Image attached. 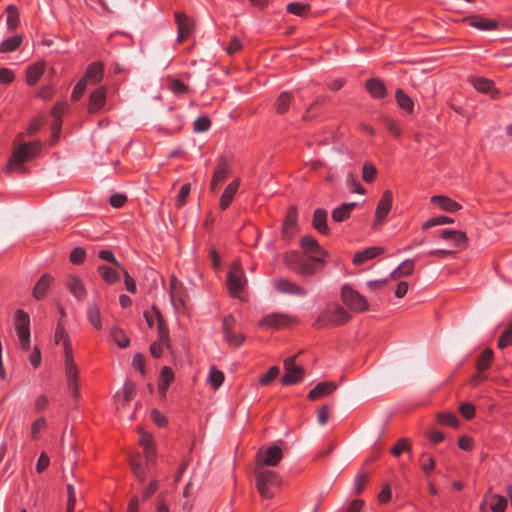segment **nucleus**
I'll use <instances>...</instances> for the list:
<instances>
[{"label":"nucleus","instance_id":"9d476101","mask_svg":"<svg viewBox=\"0 0 512 512\" xmlns=\"http://www.w3.org/2000/svg\"><path fill=\"white\" fill-rule=\"evenodd\" d=\"M235 322L236 320L232 315H228L223 319V335L230 346L239 347L244 343L245 336L242 333L234 332L233 327Z\"/></svg>","mask_w":512,"mask_h":512},{"label":"nucleus","instance_id":"72a5a7b5","mask_svg":"<svg viewBox=\"0 0 512 512\" xmlns=\"http://www.w3.org/2000/svg\"><path fill=\"white\" fill-rule=\"evenodd\" d=\"M356 203H345L341 205L340 207L336 208L332 212V218L335 222H342L349 218L350 213L352 210L356 207Z\"/></svg>","mask_w":512,"mask_h":512},{"label":"nucleus","instance_id":"4d7b16f0","mask_svg":"<svg viewBox=\"0 0 512 512\" xmlns=\"http://www.w3.org/2000/svg\"><path fill=\"white\" fill-rule=\"evenodd\" d=\"M435 467V461L432 457L422 454L421 456V468L425 475H430Z\"/></svg>","mask_w":512,"mask_h":512},{"label":"nucleus","instance_id":"473e14b6","mask_svg":"<svg viewBox=\"0 0 512 512\" xmlns=\"http://www.w3.org/2000/svg\"><path fill=\"white\" fill-rule=\"evenodd\" d=\"M53 278L49 274H43L33 289V296L36 299H42L46 293V290L48 289L49 285L51 284Z\"/></svg>","mask_w":512,"mask_h":512},{"label":"nucleus","instance_id":"aec40b11","mask_svg":"<svg viewBox=\"0 0 512 512\" xmlns=\"http://www.w3.org/2000/svg\"><path fill=\"white\" fill-rule=\"evenodd\" d=\"M66 286L77 300L81 301L86 298L87 291L83 281L79 277L70 275L66 281Z\"/></svg>","mask_w":512,"mask_h":512},{"label":"nucleus","instance_id":"39448f33","mask_svg":"<svg viewBox=\"0 0 512 512\" xmlns=\"http://www.w3.org/2000/svg\"><path fill=\"white\" fill-rule=\"evenodd\" d=\"M284 263L286 266L304 276H310L316 273V266L305 261L303 256L297 251H290L284 255Z\"/></svg>","mask_w":512,"mask_h":512},{"label":"nucleus","instance_id":"bb28decb","mask_svg":"<svg viewBox=\"0 0 512 512\" xmlns=\"http://www.w3.org/2000/svg\"><path fill=\"white\" fill-rule=\"evenodd\" d=\"M105 101H106V90H105V88L100 87L97 90H95L90 96L89 105H88L89 113H94V112L98 111L105 104Z\"/></svg>","mask_w":512,"mask_h":512},{"label":"nucleus","instance_id":"7ed1b4c3","mask_svg":"<svg viewBox=\"0 0 512 512\" xmlns=\"http://www.w3.org/2000/svg\"><path fill=\"white\" fill-rule=\"evenodd\" d=\"M254 476L259 494L263 498H272V487L278 486L280 484L278 474L274 471L267 470L261 465H256L254 469Z\"/></svg>","mask_w":512,"mask_h":512},{"label":"nucleus","instance_id":"f03ea898","mask_svg":"<svg viewBox=\"0 0 512 512\" xmlns=\"http://www.w3.org/2000/svg\"><path fill=\"white\" fill-rule=\"evenodd\" d=\"M42 149L40 141L23 142L19 144L13 151L11 157L6 164V172H26L24 163L36 158Z\"/></svg>","mask_w":512,"mask_h":512},{"label":"nucleus","instance_id":"20e7f679","mask_svg":"<svg viewBox=\"0 0 512 512\" xmlns=\"http://www.w3.org/2000/svg\"><path fill=\"white\" fill-rule=\"evenodd\" d=\"M350 320V314L340 305L335 304L322 311L315 322L314 328H322L326 325L339 326Z\"/></svg>","mask_w":512,"mask_h":512},{"label":"nucleus","instance_id":"680f3d73","mask_svg":"<svg viewBox=\"0 0 512 512\" xmlns=\"http://www.w3.org/2000/svg\"><path fill=\"white\" fill-rule=\"evenodd\" d=\"M190 190H191V187H190L189 183L184 184L180 188V191L178 193L177 200H176V206L178 208H181L185 204L186 199L189 196Z\"/></svg>","mask_w":512,"mask_h":512},{"label":"nucleus","instance_id":"09e8293b","mask_svg":"<svg viewBox=\"0 0 512 512\" xmlns=\"http://www.w3.org/2000/svg\"><path fill=\"white\" fill-rule=\"evenodd\" d=\"M7 26L8 28L13 31L16 29L18 23H19V17H18V11L17 8L13 5H9L7 7Z\"/></svg>","mask_w":512,"mask_h":512},{"label":"nucleus","instance_id":"423d86ee","mask_svg":"<svg viewBox=\"0 0 512 512\" xmlns=\"http://www.w3.org/2000/svg\"><path fill=\"white\" fill-rule=\"evenodd\" d=\"M341 298L351 311L364 312L368 310V303L365 297L348 285L342 287Z\"/></svg>","mask_w":512,"mask_h":512},{"label":"nucleus","instance_id":"2f4dec72","mask_svg":"<svg viewBox=\"0 0 512 512\" xmlns=\"http://www.w3.org/2000/svg\"><path fill=\"white\" fill-rule=\"evenodd\" d=\"M173 380H174V373H173L172 369L167 366L163 367L161 369L160 384H159V392H160V395L162 398L165 397L166 390L168 389L169 385L172 383Z\"/></svg>","mask_w":512,"mask_h":512},{"label":"nucleus","instance_id":"0e129e2a","mask_svg":"<svg viewBox=\"0 0 512 512\" xmlns=\"http://www.w3.org/2000/svg\"><path fill=\"white\" fill-rule=\"evenodd\" d=\"M87 84L88 83L86 82V79L81 78L79 80V82L75 85V87L72 91V94H71L72 100L77 101L83 95Z\"/></svg>","mask_w":512,"mask_h":512},{"label":"nucleus","instance_id":"412c9836","mask_svg":"<svg viewBox=\"0 0 512 512\" xmlns=\"http://www.w3.org/2000/svg\"><path fill=\"white\" fill-rule=\"evenodd\" d=\"M15 330L18 337L30 335V317L21 309L15 312Z\"/></svg>","mask_w":512,"mask_h":512},{"label":"nucleus","instance_id":"7c9ffc66","mask_svg":"<svg viewBox=\"0 0 512 512\" xmlns=\"http://www.w3.org/2000/svg\"><path fill=\"white\" fill-rule=\"evenodd\" d=\"M297 210L296 207H291L285 217L283 224L282 234L285 238L292 236V229L296 226Z\"/></svg>","mask_w":512,"mask_h":512},{"label":"nucleus","instance_id":"c85d7f7f","mask_svg":"<svg viewBox=\"0 0 512 512\" xmlns=\"http://www.w3.org/2000/svg\"><path fill=\"white\" fill-rule=\"evenodd\" d=\"M313 227L322 234H328L327 212L324 209H316L312 220Z\"/></svg>","mask_w":512,"mask_h":512},{"label":"nucleus","instance_id":"f3484780","mask_svg":"<svg viewBox=\"0 0 512 512\" xmlns=\"http://www.w3.org/2000/svg\"><path fill=\"white\" fill-rule=\"evenodd\" d=\"M440 237L452 242L454 247L465 248L468 244L466 234L459 230L443 229L440 231Z\"/></svg>","mask_w":512,"mask_h":512},{"label":"nucleus","instance_id":"6ab92c4d","mask_svg":"<svg viewBox=\"0 0 512 512\" xmlns=\"http://www.w3.org/2000/svg\"><path fill=\"white\" fill-rule=\"evenodd\" d=\"M470 82L477 91L490 94L494 99L498 98L499 91L494 87L491 80L482 77H471Z\"/></svg>","mask_w":512,"mask_h":512},{"label":"nucleus","instance_id":"4468645a","mask_svg":"<svg viewBox=\"0 0 512 512\" xmlns=\"http://www.w3.org/2000/svg\"><path fill=\"white\" fill-rule=\"evenodd\" d=\"M294 322L295 320L287 314L272 313L264 316L260 321L259 325L279 329L282 327H286Z\"/></svg>","mask_w":512,"mask_h":512},{"label":"nucleus","instance_id":"774afa93","mask_svg":"<svg viewBox=\"0 0 512 512\" xmlns=\"http://www.w3.org/2000/svg\"><path fill=\"white\" fill-rule=\"evenodd\" d=\"M288 12L301 16L308 10V5L303 3H290L287 5Z\"/></svg>","mask_w":512,"mask_h":512},{"label":"nucleus","instance_id":"8fccbe9b","mask_svg":"<svg viewBox=\"0 0 512 512\" xmlns=\"http://www.w3.org/2000/svg\"><path fill=\"white\" fill-rule=\"evenodd\" d=\"M377 175V169L376 167L370 163L367 162L362 167V178L366 183H372Z\"/></svg>","mask_w":512,"mask_h":512},{"label":"nucleus","instance_id":"a211bd4d","mask_svg":"<svg viewBox=\"0 0 512 512\" xmlns=\"http://www.w3.org/2000/svg\"><path fill=\"white\" fill-rule=\"evenodd\" d=\"M152 310H153L155 318L157 320V333H158L157 341L161 342L167 349H170L171 343H170V337H169V330L165 324V321H164L159 309L156 306H153Z\"/></svg>","mask_w":512,"mask_h":512},{"label":"nucleus","instance_id":"6e6552de","mask_svg":"<svg viewBox=\"0 0 512 512\" xmlns=\"http://www.w3.org/2000/svg\"><path fill=\"white\" fill-rule=\"evenodd\" d=\"M247 279L239 261L234 262L228 272L227 285L231 295L238 297L244 289Z\"/></svg>","mask_w":512,"mask_h":512},{"label":"nucleus","instance_id":"37998d69","mask_svg":"<svg viewBox=\"0 0 512 512\" xmlns=\"http://www.w3.org/2000/svg\"><path fill=\"white\" fill-rule=\"evenodd\" d=\"M396 101L398 105L407 112L413 111V101L403 90L398 89L396 91Z\"/></svg>","mask_w":512,"mask_h":512},{"label":"nucleus","instance_id":"5701e85b","mask_svg":"<svg viewBox=\"0 0 512 512\" xmlns=\"http://www.w3.org/2000/svg\"><path fill=\"white\" fill-rule=\"evenodd\" d=\"M430 201L446 212L454 213L461 209V205L444 195L432 196Z\"/></svg>","mask_w":512,"mask_h":512},{"label":"nucleus","instance_id":"cd10ccee","mask_svg":"<svg viewBox=\"0 0 512 512\" xmlns=\"http://www.w3.org/2000/svg\"><path fill=\"white\" fill-rule=\"evenodd\" d=\"M384 252L381 247H370L363 251L357 252L353 258L355 265H361L365 261L373 259Z\"/></svg>","mask_w":512,"mask_h":512},{"label":"nucleus","instance_id":"13d9d810","mask_svg":"<svg viewBox=\"0 0 512 512\" xmlns=\"http://www.w3.org/2000/svg\"><path fill=\"white\" fill-rule=\"evenodd\" d=\"M98 256L105 260V261H108L110 262L111 264H113L118 270L122 269V265L120 264V262L114 257L112 251L110 250H100L98 252Z\"/></svg>","mask_w":512,"mask_h":512},{"label":"nucleus","instance_id":"338daca9","mask_svg":"<svg viewBox=\"0 0 512 512\" xmlns=\"http://www.w3.org/2000/svg\"><path fill=\"white\" fill-rule=\"evenodd\" d=\"M67 494H68V500H67V509L66 512H74V507L76 503V495H75V489L73 485L68 484L67 485Z\"/></svg>","mask_w":512,"mask_h":512},{"label":"nucleus","instance_id":"c756f323","mask_svg":"<svg viewBox=\"0 0 512 512\" xmlns=\"http://www.w3.org/2000/svg\"><path fill=\"white\" fill-rule=\"evenodd\" d=\"M103 77V66L99 62L89 65L85 75L82 79H86L87 83L96 84L101 81Z\"/></svg>","mask_w":512,"mask_h":512},{"label":"nucleus","instance_id":"b1692460","mask_svg":"<svg viewBox=\"0 0 512 512\" xmlns=\"http://www.w3.org/2000/svg\"><path fill=\"white\" fill-rule=\"evenodd\" d=\"M335 389L336 384L334 382H320L309 392L308 397L310 400H317L331 394Z\"/></svg>","mask_w":512,"mask_h":512},{"label":"nucleus","instance_id":"f704fd0d","mask_svg":"<svg viewBox=\"0 0 512 512\" xmlns=\"http://www.w3.org/2000/svg\"><path fill=\"white\" fill-rule=\"evenodd\" d=\"M366 88L375 98H382L386 95L384 83L378 79H370L366 82Z\"/></svg>","mask_w":512,"mask_h":512},{"label":"nucleus","instance_id":"ddd939ff","mask_svg":"<svg viewBox=\"0 0 512 512\" xmlns=\"http://www.w3.org/2000/svg\"><path fill=\"white\" fill-rule=\"evenodd\" d=\"M274 287L281 294H289L299 298L307 296V291L303 287L285 278L275 280Z\"/></svg>","mask_w":512,"mask_h":512},{"label":"nucleus","instance_id":"6e6d98bb","mask_svg":"<svg viewBox=\"0 0 512 512\" xmlns=\"http://www.w3.org/2000/svg\"><path fill=\"white\" fill-rule=\"evenodd\" d=\"M279 372L280 369L278 366H272L266 374L260 377V384L263 386L270 384L279 375Z\"/></svg>","mask_w":512,"mask_h":512},{"label":"nucleus","instance_id":"0eeeda50","mask_svg":"<svg viewBox=\"0 0 512 512\" xmlns=\"http://www.w3.org/2000/svg\"><path fill=\"white\" fill-rule=\"evenodd\" d=\"M169 293L171 303L176 312H184L188 299V293L184 285L174 275L170 277Z\"/></svg>","mask_w":512,"mask_h":512},{"label":"nucleus","instance_id":"de8ad7c7","mask_svg":"<svg viewBox=\"0 0 512 512\" xmlns=\"http://www.w3.org/2000/svg\"><path fill=\"white\" fill-rule=\"evenodd\" d=\"M490 507L493 512H505L507 507V500L504 496L493 495L491 497Z\"/></svg>","mask_w":512,"mask_h":512},{"label":"nucleus","instance_id":"2eb2a0df","mask_svg":"<svg viewBox=\"0 0 512 512\" xmlns=\"http://www.w3.org/2000/svg\"><path fill=\"white\" fill-rule=\"evenodd\" d=\"M175 21L178 27V42H183L194 30V22L184 13L175 12Z\"/></svg>","mask_w":512,"mask_h":512},{"label":"nucleus","instance_id":"9b49d317","mask_svg":"<svg viewBox=\"0 0 512 512\" xmlns=\"http://www.w3.org/2000/svg\"><path fill=\"white\" fill-rule=\"evenodd\" d=\"M301 247L305 254L308 255L316 263H324L322 256H326L327 252L319 245L317 240L312 236H304L300 241Z\"/></svg>","mask_w":512,"mask_h":512},{"label":"nucleus","instance_id":"a19ab883","mask_svg":"<svg viewBox=\"0 0 512 512\" xmlns=\"http://www.w3.org/2000/svg\"><path fill=\"white\" fill-rule=\"evenodd\" d=\"M87 318L94 328L101 329V314L97 305H89L87 310Z\"/></svg>","mask_w":512,"mask_h":512},{"label":"nucleus","instance_id":"f8f14e48","mask_svg":"<svg viewBox=\"0 0 512 512\" xmlns=\"http://www.w3.org/2000/svg\"><path fill=\"white\" fill-rule=\"evenodd\" d=\"M283 457L282 451L278 446H271L265 451H258L256 456V465L275 467Z\"/></svg>","mask_w":512,"mask_h":512},{"label":"nucleus","instance_id":"052dcab7","mask_svg":"<svg viewBox=\"0 0 512 512\" xmlns=\"http://www.w3.org/2000/svg\"><path fill=\"white\" fill-rule=\"evenodd\" d=\"M437 419L440 423L449 425L452 427L458 426V419L455 417V415L450 413H439L437 415Z\"/></svg>","mask_w":512,"mask_h":512},{"label":"nucleus","instance_id":"58836bf2","mask_svg":"<svg viewBox=\"0 0 512 512\" xmlns=\"http://www.w3.org/2000/svg\"><path fill=\"white\" fill-rule=\"evenodd\" d=\"M44 73V63H36L32 66H30L27 70V83L29 85H34L38 79L42 76Z\"/></svg>","mask_w":512,"mask_h":512},{"label":"nucleus","instance_id":"c9c22d12","mask_svg":"<svg viewBox=\"0 0 512 512\" xmlns=\"http://www.w3.org/2000/svg\"><path fill=\"white\" fill-rule=\"evenodd\" d=\"M97 271L107 284H114L120 278V274L117 270L106 265H100Z\"/></svg>","mask_w":512,"mask_h":512},{"label":"nucleus","instance_id":"69168bd1","mask_svg":"<svg viewBox=\"0 0 512 512\" xmlns=\"http://www.w3.org/2000/svg\"><path fill=\"white\" fill-rule=\"evenodd\" d=\"M139 444L144 448H151L154 447V441L150 434L143 431L142 429H139Z\"/></svg>","mask_w":512,"mask_h":512},{"label":"nucleus","instance_id":"49530a36","mask_svg":"<svg viewBox=\"0 0 512 512\" xmlns=\"http://www.w3.org/2000/svg\"><path fill=\"white\" fill-rule=\"evenodd\" d=\"M207 381L214 389H217L224 381V373L212 366Z\"/></svg>","mask_w":512,"mask_h":512},{"label":"nucleus","instance_id":"79ce46f5","mask_svg":"<svg viewBox=\"0 0 512 512\" xmlns=\"http://www.w3.org/2000/svg\"><path fill=\"white\" fill-rule=\"evenodd\" d=\"M111 337L120 348H126L129 346L130 340L122 329L113 327L111 329Z\"/></svg>","mask_w":512,"mask_h":512},{"label":"nucleus","instance_id":"1a4fd4ad","mask_svg":"<svg viewBox=\"0 0 512 512\" xmlns=\"http://www.w3.org/2000/svg\"><path fill=\"white\" fill-rule=\"evenodd\" d=\"M296 356L288 357L284 360L285 374L281 379L283 385H291L299 382L304 376V370L295 365Z\"/></svg>","mask_w":512,"mask_h":512},{"label":"nucleus","instance_id":"a878e982","mask_svg":"<svg viewBox=\"0 0 512 512\" xmlns=\"http://www.w3.org/2000/svg\"><path fill=\"white\" fill-rule=\"evenodd\" d=\"M130 466L135 477L140 481L144 482L146 472L150 469L147 467L146 462L142 463L138 453L134 454L130 458Z\"/></svg>","mask_w":512,"mask_h":512},{"label":"nucleus","instance_id":"c03bdc74","mask_svg":"<svg viewBox=\"0 0 512 512\" xmlns=\"http://www.w3.org/2000/svg\"><path fill=\"white\" fill-rule=\"evenodd\" d=\"M492 357V349L486 348L476 362V367L479 373L485 371L489 367Z\"/></svg>","mask_w":512,"mask_h":512},{"label":"nucleus","instance_id":"a18cd8bd","mask_svg":"<svg viewBox=\"0 0 512 512\" xmlns=\"http://www.w3.org/2000/svg\"><path fill=\"white\" fill-rule=\"evenodd\" d=\"M21 42H22V37L19 35H15L10 38H7L0 45V52H3V53L12 52L19 47Z\"/></svg>","mask_w":512,"mask_h":512},{"label":"nucleus","instance_id":"864d4df0","mask_svg":"<svg viewBox=\"0 0 512 512\" xmlns=\"http://www.w3.org/2000/svg\"><path fill=\"white\" fill-rule=\"evenodd\" d=\"M512 344V323H509L505 331L498 339V347L503 349Z\"/></svg>","mask_w":512,"mask_h":512},{"label":"nucleus","instance_id":"5fc2aeb1","mask_svg":"<svg viewBox=\"0 0 512 512\" xmlns=\"http://www.w3.org/2000/svg\"><path fill=\"white\" fill-rule=\"evenodd\" d=\"M168 88L173 93L181 95L188 91V87L178 79H169L168 80Z\"/></svg>","mask_w":512,"mask_h":512},{"label":"nucleus","instance_id":"4c0bfd02","mask_svg":"<svg viewBox=\"0 0 512 512\" xmlns=\"http://www.w3.org/2000/svg\"><path fill=\"white\" fill-rule=\"evenodd\" d=\"M293 97L289 92H282L275 102V108L278 114H284L290 107Z\"/></svg>","mask_w":512,"mask_h":512},{"label":"nucleus","instance_id":"ea45409f","mask_svg":"<svg viewBox=\"0 0 512 512\" xmlns=\"http://www.w3.org/2000/svg\"><path fill=\"white\" fill-rule=\"evenodd\" d=\"M135 392H136L135 385L133 383L127 381L124 384L123 390L118 391L115 394V398L118 401H120L122 399L124 402H129L135 395Z\"/></svg>","mask_w":512,"mask_h":512},{"label":"nucleus","instance_id":"603ef678","mask_svg":"<svg viewBox=\"0 0 512 512\" xmlns=\"http://www.w3.org/2000/svg\"><path fill=\"white\" fill-rule=\"evenodd\" d=\"M404 451H408V452L411 451V444H410V442L407 439L401 438L392 447L391 453L395 457H398Z\"/></svg>","mask_w":512,"mask_h":512},{"label":"nucleus","instance_id":"393cba45","mask_svg":"<svg viewBox=\"0 0 512 512\" xmlns=\"http://www.w3.org/2000/svg\"><path fill=\"white\" fill-rule=\"evenodd\" d=\"M238 188H239V180H234L226 186L223 194L220 197L219 205H220L221 210H226L229 207Z\"/></svg>","mask_w":512,"mask_h":512},{"label":"nucleus","instance_id":"4be33fe9","mask_svg":"<svg viewBox=\"0 0 512 512\" xmlns=\"http://www.w3.org/2000/svg\"><path fill=\"white\" fill-rule=\"evenodd\" d=\"M228 173V165L226 160L222 157L218 166L214 170V174L212 177V181L210 184V189L213 192H216L221 185V183L226 179Z\"/></svg>","mask_w":512,"mask_h":512},{"label":"nucleus","instance_id":"3c124183","mask_svg":"<svg viewBox=\"0 0 512 512\" xmlns=\"http://www.w3.org/2000/svg\"><path fill=\"white\" fill-rule=\"evenodd\" d=\"M454 220L452 218H449V217H446V216H439V217H435V218H431L429 220H427L423 225H422V229L423 230H428L434 226H438V225H444V224H451L453 223Z\"/></svg>","mask_w":512,"mask_h":512},{"label":"nucleus","instance_id":"bf43d9fd","mask_svg":"<svg viewBox=\"0 0 512 512\" xmlns=\"http://www.w3.org/2000/svg\"><path fill=\"white\" fill-rule=\"evenodd\" d=\"M211 122L208 117L201 116L194 121L195 132H205L209 129Z\"/></svg>","mask_w":512,"mask_h":512},{"label":"nucleus","instance_id":"e433bc0d","mask_svg":"<svg viewBox=\"0 0 512 512\" xmlns=\"http://www.w3.org/2000/svg\"><path fill=\"white\" fill-rule=\"evenodd\" d=\"M470 25L480 30H493L497 28L498 22L481 16H474L470 20Z\"/></svg>","mask_w":512,"mask_h":512},{"label":"nucleus","instance_id":"f257e3e1","mask_svg":"<svg viewBox=\"0 0 512 512\" xmlns=\"http://www.w3.org/2000/svg\"><path fill=\"white\" fill-rule=\"evenodd\" d=\"M54 342L55 344H63L64 347V355H65V373H66V379L68 388L72 394L73 397H77L79 395L78 390V384H77V378H78V371L76 364L73 361L72 356V346L70 342V338L68 333L65 330V327L61 320L58 321L55 333H54Z\"/></svg>","mask_w":512,"mask_h":512},{"label":"nucleus","instance_id":"e2e57ef3","mask_svg":"<svg viewBox=\"0 0 512 512\" xmlns=\"http://www.w3.org/2000/svg\"><path fill=\"white\" fill-rule=\"evenodd\" d=\"M86 252L81 247L74 248L70 253V261L74 264H81L85 260Z\"/></svg>","mask_w":512,"mask_h":512},{"label":"nucleus","instance_id":"dca6fc26","mask_svg":"<svg viewBox=\"0 0 512 512\" xmlns=\"http://www.w3.org/2000/svg\"><path fill=\"white\" fill-rule=\"evenodd\" d=\"M391 207H392V192L390 190H386L383 193L382 198L380 199V201L377 205L376 212H375L376 221H375L374 226L381 224L383 222L385 217L390 212Z\"/></svg>","mask_w":512,"mask_h":512}]
</instances>
